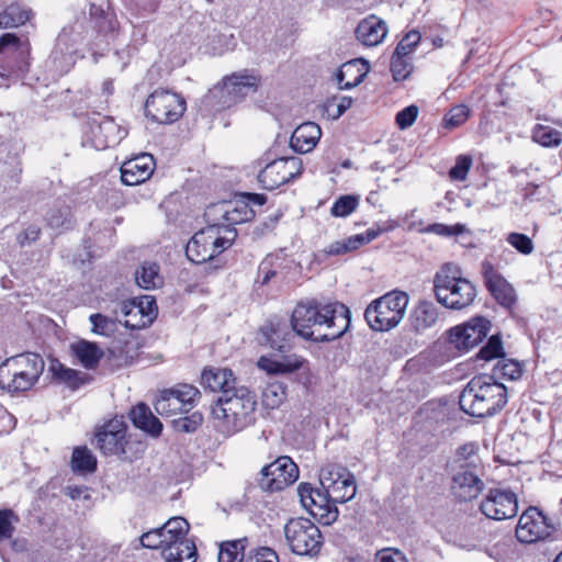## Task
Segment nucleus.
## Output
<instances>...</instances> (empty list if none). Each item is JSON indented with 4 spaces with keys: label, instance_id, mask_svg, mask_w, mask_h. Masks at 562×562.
<instances>
[{
    "label": "nucleus",
    "instance_id": "obj_1",
    "mask_svg": "<svg viewBox=\"0 0 562 562\" xmlns=\"http://www.w3.org/2000/svg\"><path fill=\"white\" fill-rule=\"evenodd\" d=\"M350 319L349 308L341 303H321L310 300L300 302L294 307L291 327L305 340L333 341L348 330Z\"/></svg>",
    "mask_w": 562,
    "mask_h": 562
},
{
    "label": "nucleus",
    "instance_id": "obj_2",
    "mask_svg": "<svg viewBox=\"0 0 562 562\" xmlns=\"http://www.w3.org/2000/svg\"><path fill=\"white\" fill-rule=\"evenodd\" d=\"M256 406V395L240 385L218 396L212 407V415L221 431L232 435L255 423Z\"/></svg>",
    "mask_w": 562,
    "mask_h": 562
},
{
    "label": "nucleus",
    "instance_id": "obj_3",
    "mask_svg": "<svg viewBox=\"0 0 562 562\" xmlns=\"http://www.w3.org/2000/svg\"><path fill=\"white\" fill-rule=\"evenodd\" d=\"M506 403V386L486 374L472 378L459 397L460 408L465 414L479 418L495 415Z\"/></svg>",
    "mask_w": 562,
    "mask_h": 562
},
{
    "label": "nucleus",
    "instance_id": "obj_4",
    "mask_svg": "<svg viewBox=\"0 0 562 562\" xmlns=\"http://www.w3.org/2000/svg\"><path fill=\"white\" fill-rule=\"evenodd\" d=\"M434 293L442 306L462 310L470 306L476 297V288L461 276L457 265L447 262L434 276Z\"/></svg>",
    "mask_w": 562,
    "mask_h": 562
},
{
    "label": "nucleus",
    "instance_id": "obj_5",
    "mask_svg": "<svg viewBox=\"0 0 562 562\" xmlns=\"http://www.w3.org/2000/svg\"><path fill=\"white\" fill-rule=\"evenodd\" d=\"M44 366L43 358L33 352L8 358L0 364V387L10 393L29 391L38 381Z\"/></svg>",
    "mask_w": 562,
    "mask_h": 562
},
{
    "label": "nucleus",
    "instance_id": "obj_6",
    "mask_svg": "<svg viewBox=\"0 0 562 562\" xmlns=\"http://www.w3.org/2000/svg\"><path fill=\"white\" fill-rule=\"evenodd\" d=\"M259 77L248 71L234 72L223 78L202 99V103L217 112L240 102L245 97L255 93L259 87Z\"/></svg>",
    "mask_w": 562,
    "mask_h": 562
},
{
    "label": "nucleus",
    "instance_id": "obj_7",
    "mask_svg": "<svg viewBox=\"0 0 562 562\" xmlns=\"http://www.w3.org/2000/svg\"><path fill=\"white\" fill-rule=\"evenodd\" d=\"M236 232L224 225L213 224L196 232L186 247L187 258L193 263H204L229 248Z\"/></svg>",
    "mask_w": 562,
    "mask_h": 562
},
{
    "label": "nucleus",
    "instance_id": "obj_8",
    "mask_svg": "<svg viewBox=\"0 0 562 562\" xmlns=\"http://www.w3.org/2000/svg\"><path fill=\"white\" fill-rule=\"evenodd\" d=\"M408 302L407 293L391 291L369 304L364 318L373 330H390L403 319Z\"/></svg>",
    "mask_w": 562,
    "mask_h": 562
},
{
    "label": "nucleus",
    "instance_id": "obj_9",
    "mask_svg": "<svg viewBox=\"0 0 562 562\" xmlns=\"http://www.w3.org/2000/svg\"><path fill=\"white\" fill-rule=\"evenodd\" d=\"M284 536L291 551L297 555L318 554L323 537L318 527L307 518H292L284 526Z\"/></svg>",
    "mask_w": 562,
    "mask_h": 562
},
{
    "label": "nucleus",
    "instance_id": "obj_10",
    "mask_svg": "<svg viewBox=\"0 0 562 562\" xmlns=\"http://www.w3.org/2000/svg\"><path fill=\"white\" fill-rule=\"evenodd\" d=\"M30 43L15 34L5 33L0 37V76L23 77L30 67Z\"/></svg>",
    "mask_w": 562,
    "mask_h": 562
},
{
    "label": "nucleus",
    "instance_id": "obj_11",
    "mask_svg": "<svg viewBox=\"0 0 562 562\" xmlns=\"http://www.w3.org/2000/svg\"><path fill=\"white\" fill-rule=\"evenodd\" d=\"M186 111V100L168 89H156L145 102V114L153 122L171 124L178 121Z\"/></svg>",
    "mask_w": 562,
    "mask_h": 562
},
{
    "label": "nucleus",
    "instance_id": "obj_12",
    "mask_svg": "<svg viewBox=\"0 0 562 562\" xmlns=\"http://www.w3.org/2000/svg\"><path fill=\"white\" fill-rule=\"evenodd\" d=\"M319 482L322 488L335 504L352 499L357 492L353 474L341 465L328 464L322 468Z\"/></svg>",
    "mask_w": 562,
    "mask_h": 562
},
{
    "label": "nucleus",
    "instance_id": "obj_13",
    "mask_svg": "<svg viewBox=\"0 0 562 562\" xmlns=\"http://www.w3.org/2000/svg\"><path fill=\"white\" fill-rule=\"evenodd\" d=\"M491 326L492 324L486 317H472L468 322L448 329L446 331L447 342L460 352L468 351L483 341L490 333Z\"/></svg>",
    "mask_w": 562,
    "mask_h": 562
},
{
    "label": "nucleus",
    "instance_id": "obj_14",
    "mask_svg": "<svg viewBox=\"0 0 562 562\" xmlns=\"http://www.w3.org/2000/svg\"><path fill=\"white\" fill-rule=\"evenodd\" d=\"M303 162L299 157H281L268 162L259 172L258 181L266 190H274L299 178Z\"/></svg>",
    "mask_w": 562,
    "mask_h": 562
},
{
    "label": "nucleus",
    "instance_id": "obj_15",
    "mask_svg": "<svg viewBox=\"0 0 562 562\" xmlns=\"http://www.w3.org/2000/svg\"><path fill=\"white\" fill-rule=\"evenodd\" d=\"M299 479V468L290 457L282 456L261 470L260 487L278 492L293 484Z\"/></svg>",
    "mask_w": 562,
    "mask_h": 562
},
{
    "label": "nucleus",
    "instance_id": "obj_16",
    "mask_svg": "<svg viewBox=\"0 0 562 562\" xmlns=\"http://www.w3.org/2000/svg\"><path fill=\"white\" fill-rule=\"evenodd\" d=\"M480 509L490 519L513 518L518 512L517 496L509 490L491 488L481 502Z\"/></svg>",
    "mask_w": 562,
    "mask_h": 562
},
{
    "label": "nucleus",
    "instance_id": "obj_17",
    "mask_svg": "<svg viewBox=\"0 0 562 562\" xmlns=\"http://www.w3.org/2000/svg\"><path fill=\"white\" fill-rule=\"evenodd\" d=\"M97 447L105 456L125 453L126 426L121 419H112L101 426L95 434Z\"/></svg>",
    "mask_w": 562,
    "mask_h": 562
},
{
    "label": "nucleus",
    "instance_id": "obj_18",
    "mask_svg": "<svg viewBox=\"0 0 562 562\" xmlns=\"http://www.w3.org/2000/svg\"><path fill=\"white\" fill-rule=\"evenodd\" d=\"M121 311L128 317L124 325L131 328L148 326L158 315L156 300L151 295L140 296L137 301L123 302Z\"/></svg>",
    "mask_w": 562,
    "mask_h": 562
},
{
    "label": "nucleus",
    "instance_id": "obj_19",
    "mask_svg": "<svg viewBox=\"0 0 562 562\" xmlns=\"http://www.w3.org/2000/svg\"><path fill=\"white\" fill-rule=\"evenodd\" d=\"M482 274L491 295L501 305L512 307L516 302V292L512 284L487 260L482 262Z\"/></svg>",
    "mask_w": 562,
    "mask_h": 562
},
{
    "label": "nucleus",
    "instance_id": "obj_20",
    "mask_svg": "<svg viewBox=\"0 0 562 562\" xmlns=\"http://www.w3.org/2000/svg\"><path fill=\"white\" fill-rule=\"evenodd\" d=\"M154 169V157L150 154H142L123 162L121 180L126 186H137L148 180Z\"/></svg>",
    "mask_w": 562,
    "mask_h": 562
},
{
    "label": "nucleus",
    "instance_id": "obj_21",
    "mask_svg": "<svg viewBox=\"0 0 562 562\" xmlns=\"http://www.w3.org/2000/svg\"><path fill=\"white\" fill-rule=\"evenodd\" d=\"M484 483L475 471H458L451 481V493L459 502H470L483 491Z\"/></svg>",
    "mask_w": 562,
    "mask_h": 562
},
{
    "label": "nucleus",
    "instance_id": "obj_22",
    "mask_svg": "<svg viewBox=\"0 0 562 562\" xmlns=\"http://www.w3.org/2000/svg\"><path fill=\"white\" fill-rule=\"evenodd\" d=\"M91 134L97 149L113 147L126 136V132L111 117H103L99 123H93Z\"/></svg>",
    "mask_w": 562,
    "mask_h": 562
},
{
    "label": "nucleus",
    "instance_id": "obj_23",
    "mask_svg": "<svg viewBox=\"0 0 562 562\" xmlns=\"http://www.w3.org/2000/svg\"><path fill=\"white\" fill-rule=\"evenodd\" d=\"M387 32L385 21L372 14L359 22L355 33L362 45L373 47L383 42Z\"/></svg>",
    "mask_w": 562,
    "mask_h": 562
},
{
    "label": "nucleus",
    "instance_id": "obj_24",
    "mask_svg": "<svg viewBox=\"0 0 562 562\" xmlns=\"http://www.w3.org/2000/svg\"><path fill=\"white\" fill-rule=\"evenodd\" d=\"M293 331L285 323H269L260 328L259 341L274 350L284 351L290 347Z\"/></svg>",
    "mask_w": 562,
    "mask_h": 562
},
{
    "label": "nucleus",
    "instance_id": "obj_25",
    "mask_svg": "<svg viewBox=\"0 0 562 562\" xmlns=\"http://www.w3.org/2000/svg\"><path fill=\"white\" fill-rule=\"evenodd\" d=\"M322 136V130L314 122H305L299 125L290 138L291 148L300 154L312 151Z\"/></svg>",
    "mask_w": 562,
    "mask_h": 562
},
{
    "label": "nucleus",
    "instance_id": "obj_26",
    "mask_svg": "<svg viewBox=\"0 0 562 562\" xmlns=\"http://www.w3.org/2000/svg\"><path fill=\"white\" fill-rule=\"evenodd\" d=\"M201 384L212 392L224 394L226 390H235L237 386L236 378L231 369L227 368H207L201 374Z\"/></svg>",
    "mask_w": 562,
    "mask_h": 562
},
{
    "label": "nucleus",
    "instance_id": "obj_27",
    "mask_svg": "<svg viewBox=\"0 0 562 562\" xmlns=\"http://www.w3.org/2000/svg\"><path fill=\"white\" fill-rule=\"evenodd\" d=\"M319 490H315L308 483H301L297 487V494L302 506L321 524L330 525L335 522V510L322 509L321 505L315 506V495Z\"/></svg>",
    "mask_w": 562,
    "mask_h": 562
},
{
    "label": "nucleus",
    "instance_id": "obj_28",
    "mask_svg": "<svg viewBox=\"0 0 562 562\" xmlns=\"http://www.w3.org/2000/svg\"><path fill=\"white\" fill-rule=\"evenodd\" d=\"M49 370L52 371L55 381L66 385L72 391H76L92 381V376L90 374L68 368L59 361H53Z\"/></svg>",
    "mask_w": 562,
    "mask_h": 562
},
{
    "label": "nucleus",
    "instance_id": "obj_29",
    "mask_svg": "<svg viewBox=\"0 0 562 562\" xmlns=\"http://www.w3.org/2000/svg\"><path fill=\"white\" fill-rule=\"evenodd\" d=\"M367 72V63L361 59H353L340 67L336 75V80L340 89L348 90L360 85Z\"/></svg>",
    "mask_w": 562,
    "mask_h": 562
},
{
    "label": "nucleus",
    "instance_id": "obj_30",
    "mask_svg": "<svg viewBox=\"0 0 562 562\" xmlns=\"http://www.w3.org/2000/svg\"><path fill=\"white\" fill-rule=\"evenodd\" d=\"M71 355L87 370H93L98 367L104 352L97 342L80 339L70 345Z\"/></svg>",
    "mask_w": 562,
    "mask_h": 562
},
{
    "label": "nucleus",
    "instance_id": "obj_31",
    "mask_svg": "<svg viewBox=\"0 0 562 562\" xmlns=\"http://www.w3.org/2000/svg\"><path fill=\"white\" fill-rule=\"evenodd\" d=\"M439 319V308L430 301H420L413 310L411 325L416 333L434 327Z\"/></svg>",
    "mask_w": 562,
    "mask_h": 562
},
{
    "label": "nucleus",
    "instance_id": "obj_32",
    "mask_svg": "<svg viewBox=\"0 0 562 562\" xmlns=\"http://www.w3.org/2000/svg\"><path fill=\"white\" fill-rule=\"evenodd\" d=\"M131 420L136 428H139L151 436L157 437L161 434L162 424L156 416H154L149 407L144 403H139L132 408Z\"/></svg>",
    "mask_w": 562,
    "mask_h": 562
},
{
    "label": "nucleus",
    "instance_id": "obj_33",
    "mask_svg": "<svg viewBox=\"0 0 562 562\" xmlns=\"http://www.w3.org/2000/svg\"><path fill=\"white\" fill-rule=\"evenodd\" d=\"M190 525L189 522L182 518V517H171L168 519L161 527L160 532H164L165 540L164 543V550L176 546L178 542L182 541L187 538V535L189 532Z\"/></svg>",
    "mask_w": 562,
    "mask_h": 562
},
{
    "label": "nucleus",
    "instance_id": "obj_34",
    "mask_svg": "<svg viewBox=\"0 0 562 562\" xmlns=\"http://www.w3.org/2000/svg\"><path fill=\"white\" fill-rule=\"evenodd\" d=\"M553 530L542 512L529 506V544L549 538Z\"/></svg>",
    "mask_w": 562,
    "mask_h": 562
},
{
    "label": "nucleus",
    "instance_id": "obj_35",
    "mask_svg": "<svg viewBox=\"0 0 562 562\" xmlns=\"http://www.w3.org/2000/svg\"><path fill=\"white\" fill-rule=\"evenodd\" d=\"M162 558L166 562H195L196 547L192 540L186 538L176 546L165 549Z\"/></svg>",
    "mask_w": 562,
    "mask_h": 562
},
{
    "label": "nucleus",
    "instance_id": "obj_36",
    "mask_svg": "<svg viewBox=\"0 0 562 562\" xmlns=\"http://www.w3.org/2000/svg\"><path fill=\"white\" fill-rule=\"evenodd\" d=\"M247 538L224 541L220 546L218 562H244Z\"/></svg>",
    "mask_w": 562,
    "mask_h": 562
},
{
    "label": "nucleus",
    "instance_id": "obj_37",
    "mask_svg": "<svg viewBox=\"0 0 562 562\" xmlns=\"http://www.w3.org/2000/svg\"><path fill=\"white\" fill-rule=\"evenodd\" d=\"M454 463L459 471H476L481 465V458L477 453V446L473 442L462 445L457 449Z\"/></svg>",
    "mask_w": 562,
    "mask_h": 562
},
{
    "label": "nucleus",
    "instance_id": "obj_38",
    "mask_svg": "<svg viewBox=\"0 0 562 562\" xmlns=\"http://www.w3.org/2000/svg\"><path fill=\"white\" fill-rule=\"evenodd\" d=\"M30 15V10L23 9L18 3H12L0 13V27H18L29 21Z\"/></svg>",
    "mask_w": 562,
    "mask_h": 562
},
{
    "label": "nucleus",
    "instance_id": "obj_39",
    "mask_svg": "<svg viewBox=\"0 0 562 562\" xmlns=\"http://www.w3.org/2000/svg\"><path fill=\"white\" fill-rule=\"evenodd\" d=\"M155 409L161 416L171 417L177 414L187 413L179 402V397L175 396L170 390L161 392L155 402Z\"/></svg>",
    "mask_w": 562,
    "mask_h": 562
},
{
    "label": "nucleus",
    "instance_id": "obj_40",
    "mask_svg": "<svg viewBox=\"0 0 562 562\" xmlns=\"http://www.w3.org/2000/svg\"><path fill=\"white\" fill-rule=\"evenodd\" d=\"M71 468L75 472L92 473L97 469V459L87 447H76L72 451Z\"/></svg>",
    "mask_w": 562,
    "mask_h": 562
},
{
    "label": "nucleus",
    "instance_id": "obj_41",
    "mask_svg": "<svg viewBox=\"0 0 562 562\" xmlns=\"http://www.w3.org/2000/svg\"><path fill=\"white\" fill-rule=\"evenodd\" d=\"M136 283L146 290L155 289L161 284L159 267L156 263H145L135 272Z\"/></svg>",
    "mask_w": 562,
    "mask_h": 562
},
{
    "label": "nucleus",
    "instance_id": "obj_42",
    "mask_svg": "<svg viewBox=\"0 0 562 562\" xmlns=\"http://www.w3.org/2000/svg\"><path fill=\"white\" fill-rule=\"evenodd\" d=\"M46 222L53 229H68L72 222L70 207L64 204L50 209L46 215Z\"/></svg>",
    "mask_w": 562,
    "mask_h": 562
},
{
    "label": "nucleus",
    "instance_id": "obj_43",
    "mask_svg": "<svg viewBox=\"0 0 562 562\" xmlns=\"http://www.w3.org/2000/svg\"><path fill=\"white\" fill-rule=\"evenodd\" d=\"M89 321L92 325V333L99 336L112 337L117 331V321L115 318L95 313L90 315Z\"/></svg>",
    "mask_w": 562,
    "mask_h": 562
},
{
    "label": "nucleus",
    "instance_id": "obj_44",
    "mask_svg": "<svg viewBox=\"0 0 562 562\" xmlns=\"http://www.w3.org/2000/svg\"><path fill=\"white\" fill-rule=\"evenodd\" d=\"M286 397V387L281 382L268 383L262 392V402L269 408L279 407Z\"/></svg>",
    "mask_w": 562,
    "mask_h": 562
},
{
    "label": "nucleus",
    "instance_id": "obj_45",
    "mask_svg": "<svg viewBox=\"0 0 562 562\" xmlns=\"http://www.w3.org/2000/svg\"><path fill=\"white\" fill-rule=\"evenodd\" d=\"M532 139L543 147H552L561 143L562 134L550 126L537 125L532 130Z\"/></svg>",
    "mask_w": 562,
    "mask_h": 562
},
{
    "label": "nucleus",
    "instance_id": "obj_46",
    "mask_svg": "<svg viewBox=\"0 0 562 562\" xmlns=\"http://www.w3.org/2000/svg\"><path fill=\"white\" fill-rule=\"evenodd\" d=\"M169 390L175 396L179 397V402L187 413L193 408L201 394L198 387L190 384H179Z\"/></svg>",
    "mask_w": 562,
    "mask_h": 562
},
{
    "label": "nucleus",
    "instance_id": "obj_47",
    "mask_svg": "<svg viewBox=\"0 0 562 562\" xmlns=\"http://www.w3.org/2000/svg\"><path fill=\"white\" fill-rule=\"evenodd\" d=\"M217 207L223 213L226 221L233 224L247 222L255 215L254 211L246 203L241 204L240 207L235 206L231 209L229 204H221Z\"/></svg>",
    "mask_w": 562,
    "mask_h": 562
},
{
    "label": "nucleus",
    "instance_id": "obj_48",
    "mask_svg": "<svg viewBox=\"0 0 562 562\" xmlns=\"http://www.w3.org/2000/svg\"><path fill=\"white\" fill-rule=\"evenodd\" d=\"M493 379L502 378L509 381H515L522 375V369L519 362L513 359H503L497 363L493 371Z\"/></svg>",
    "mask_w": 562,
    "mask_h": 562
},
{
    "label": "nucleus",
    "instance_id": "obj_49",
    "mask_svg": "<svg viewBox=\"0 0 562 562\" xmlns=\"http://www.w3.org/2000/svg\"><path fill=\"white\" fill-rule=\"evenodd\" d=\"M504 356L503 342L499 335H492L476 355L477 359L490 361Z\"/></svg>",
    "mask_w": 562,
    "mask_h": 562
},
{
    "label": "nucleus",
    "instance_id": "obj_50",
    "mask_svg": "<svg viewBox=\"0 0 562 562\" xmlns=\"http://www.w3.org/2000/svg\"><path fill=\"white\" fill-rule=\"evenodd\" d=\"M470 112L469 106L465 104H457L452 106L443 117L445 126L448 128H456L463 125L468 121Z\"/></svg>",
    "mask_w": 562,
    "mask_h": 562
},
{
    "label": "nucleus",
    "instance_id": "obj_51",
    "mask_svg": "<svg viewBox=\"0 0 562 562\" xmlns=\"http://www.w3.org/2000/svg\"><path fill=\"white\" fill-rule=\"evenodd\" d=\"M361 246L357 235H352L346 239L337 240L331 244H329L325 252L329 256H339L345 255L347 252L355 251L359 249Z\"/></svg>",
    "mask_w": 562,
    "mask_h": 562
},
{
    "label": "nucleus",
    "instance_id": "obj_52",
    "mask_svg": "<svg viewBox=\"0 0 562 562\" xmlns=\"http://www.w3.org/2000/svg\"><path fill=\"white\" fill-rule=\"evenodd\" d=\"M412 68L407 56L393 54L391 58V72L395 81L405 80L411 75Z\"/></svg>",
    "mask_w": 562,
    "mask_h": 562
},
{
    "label": "nucleus",
    "instance_id": "obj_53",
    "mask_svg": "<svg viewBox=\"0 0 562 562\" xmlns=\"http://www.w3.org/2000/svg\"><path fill=\"white\" fill-rule=\"evenodd\" d=\"M358 206V199L353 195H341L338 198L331 209L330 214L335 217H346L350 215Z\"/></svg>",
    "mask_w": 562,
    "mask_h": 562
},
{
    "label": "nucleus",
    "instance_id": "obj_54",
    "mask_svg": "<svg viewBox=\"0 0 562 562\" xmlns=\"http://www.w3.org/2000/svg\"><path fill=\"white\" fill-rule=\"evenodd\" d=\"M258 367L269 374H279V373L292 372V371L299 369L300 364L299 363L285 364L280 361L273 360L269 357L262 356L258 360Z\"/></svg>",
    "mask_w": 562,
    "mask_h": 562
},
{
    "label": "nucleus",
    "instance_id": "obj_55",
    "mask_svg": "<svg viewBox=\"0 0 562 562\" xmlns=\"http://www.w3.org/2000/svg\"><path fill=\"white\" fill-rule=\"evenodd\" d=\"M244 562H279L277 552L268 547L251 549Z\"/></svg>",
    "mask_w": 562,
    "mask_h": 562
},
{
    "label": "nucleus",
    "instance_id": "obj_56",
    "mask_svg": "<svg viewBox=\"0 0 562 562\" xmlns=\"http://www.w3.org/2000/svg\"><path fill=\"white\" fill-rule=\"evenodd\" d=\"M419 113V109L415 104H411L403 110H401L395 116V123L400 130H406L411 127Z\"/></svg>",
    "mask_w": 562,
    "mask_h": 562
},
{
    "label": "nucleus",
    "instance_id": "obj_57",
    "mask_svg": "<svg viewBox=\"0 0 562 562\" xmlns=\"http://www.w3.org/2000/svg\"><path fill=\"white\" fill-rule=\"evenodd\" d=\"M419 41L420 34L417 31H411L400 41L394 53L408 57Z\"/></svg>",
    "mask_w": 562,
    "mask_h": 562
},
{
    "label": "nucleus",
    "instance_id": "obj_58",
    "mask_svg": "<svg viewBox=\"0 0 562 562\" xmlns=\"http://www.w3.org/2000/svg\"><path fill=\"white\" fill-rule=\"evenodd\" d=\"M164 532H160V528H155L142 535L140 543L143 547L148 549H160L164 555Z\"/></svg>",
    "mask_w": 562,
    "mask_h": 562
},
{
    "label": "nucleus",
    "instance_id": "obj_59",
    "mask_svg": "<svg viewBox=\"0 0 562 562\" xmlns=\"http://www.w3.org/2000/svg\"><path fill=\"white\" fill-rule=\"evenodd\" d=\"M472 159L468 156H459L456 165L450 169L449 177L452 180L463 181L465 180L470 170Z\"/></svg>",
    "mask_w": 562,
    "mask_h": 562
},
{
    "label": "nucleus",
    "instance_id": "obj_60",
    "mask_svg": "<svg viewBox=\"0 0 562 562\" xmlns=\"http://www.w3.org/2000/svg\"><path fill=\"white\" fill-rule=\"evenodd\" d=\"M12 518L16 519L11 509H0V540L10 539L13 536Z\"/></svg>",
    "mask_w": 562,
    "mask_h": 562
},
{
    "label": "nucleus",
    "instance_id": "obj_61",
    "mask_svg": "<svg viewBox=\"0 0 562 562\" xmlns=\"http://www.w3.org/2000/svg\"><path fill=\"white\" fill-rule=\"evenodd\" d=\"M202 422H203L202 414L199 412H194L190 416L179 418L176 422V426L181 431L193 432L202 425Z\"/></svg>",
    "mask_w": 562,
    "mask_h": 562
},
{
    "label": "nucleus",
    "instance_id": "obj_62",
    "mask_svg": "<svg viewBox=\"0 0 562 562\" xmlns=\"http://www.w3.org/2000/svg\"><path fill=\"white\" fill-rule=\"evenodd\" d=\"M427 232L434 233L440 236H457L464 232V226L461 224L446 225L441 223L431 224L427 227Z\"/></svg>",
    "mask_w": 562,
    "mask_h": 562
},
{
    "label": "nucleus",
    "instance_id": "obj_63",
    "mask_svg": "<svg viewBox=\"0 0 562 562\" xmlns=\"http://www.w3.org/2000/svg\"><path fill=\"white\" fill-rule=\"evenodd\" d=\"M272 258H266L260 262L256 283L266 285L277 276V271L272 269Z\"/></svg>",
    "mask_w": 562,
    "mask_h": 562
},
{
    "label": "nucleus",
    "instance_id": "obj_64",
    "mask_svg": "<svg viewBox=\"0 0 562 562\" xmlns=\"http://www.w3.org/2000/svg\"><path fill=\"white\" fill-rule=\"evenodd\" d=\"M352 104V99L350 97H341L339 99H331L326 103V111L329 112L330 109L336 108V113H330L331 119L336 120L340 117Z\"/></svg>",
    "mask_w": 562,
    "mask_h": 562
}]
</instances>
